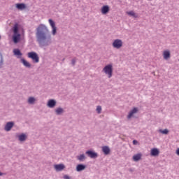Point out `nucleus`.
I'll return each mask as SVG.
<instances>
[{
	"instance_id": "nucleus-12",
	"label": "nucleus",
	"mask_w": 179,
	"mask_h": 179,
	"mask_svg": "<svg viewBox=\"0 0 179 179\" xmlns=\"http://www.w3.org/2000/svg\"><path fill=\"white\" fill-rule=\"evenodd\" d=\"M17 138H18V141H20V142H24L26 141V139H27V135L22 133V134L18 135Z\"/></svg>"
},
{
	"instance_id": "nucleus-14",
	"label": "nucleus",
	"mask_w": 179,
	"mask_h": 179,
	"mask_svg": "<svg viewBox=\"0 0 179 179\" xmlns=\"http://www.w3.org/2000/svg\"><path fill=\"white\" fill-rule=\"evenodd\" d=\"M13 54L14 55H15V57H17V58H22V55H23L22 52H20V50L19 49H14Z\"/></svg>"
},
{
	"instance_id": "nucleus-11",
	"label": "nucleus",
	"mask_w": 179,
	"mask_h": 179,
	"mask_svg": "<svg viewBox=\"0 0 179 179\" xmlns=\"http://www.w3.org/2000/svg\"><path fill=\"white\" fill-rule=\"evenodd\" d=\"M136 113H138V108H134L127 115L128 120H131V118H132V117H134V115L136 114Z\"/></svg>"
},
{
	"instance_id": "nucleus-3",
	"label": "nucleus",
	"mask_w": 179,
	"mask_h": 179,
	"mask_svg": "<svg viewBox=\"0 0 179 179\" xmlns=\"http://www.w3.org/2000/svg\"><path fill=\"white\" fill-rule=\"evenodd\" d=\"M103 72H105L106 75H108V78H111L113 76V65L108 64L103 69Z\"/></svg>"
},
{
	"instance_id": "nucleus-16",
	"label": "nucleus",
	"mask_w": 179,
	"mask_h": 179,
	"mask_svg": "<svg viewBox=\"0 0 179 179\" xmlns=\"http://www.w3.org/2000/svg\"><path fill=\"white\" fill-rule=\"evenodd\" d=\"M159 153H160V151L159 150V149H157V148L151 149L150 155L152 156H154V157L159 156Z\"/></svg>"
},
{
	"instance_id": "nucleus-32",
	"label": "nucleus",
	"mask_w": 179,
	"mask_h": 179,
	"mask_svg": "<svg viewBox=\"0 0 179 179\" xmlns=\"http://www.w3.org/2000/svg\"><path fill=\"white\" fill-rule=\"evenodd\" d=\"M133 145H138V141L134 140L133 141Z\"/></svg>"
},
{
	"instance_id": "nucleus-21",
	"label": "nucleus",
	"mask_w": 179,
	"mask_h": 179,
	"mask_svg": "<svg viewBox=\"0 0 179 179\" xmlns=\"http://www.w3.org/2000/svg\"><path fill=\"white\" fill-rule=\"evenodd\" d=\"M102 152L104 155H109L110 154V148L107 145L102 147Z\"/></svg>"
},
{
	"instance_id": "nucleus-22",
	"label": "nucleus",
	"mask_w": 179,
	"mask_h": 179,
	"mask_svg": "<svg viewBox=\"0 0 179 179\" xmlns=\"http://www.w3.org/2000/svg\"><path fill=\"white\" fill-rule=\"evenodd\" d=\"M163 57L164 59H169L170 58V51L169 50H165L163 52Z\"/></svg>"
},
{
	"instance_id": "nucleus-13",
	"label": "nucleus",
	"mask_w": 179,
	"mask_h": 179,
	"mask_svg": "<svg viewBox=\"0 0 179 179\" xmlns=\"http://www.w3.org/2000/svg\"><path fill=\"white\" fill-rule=\"evenodd\" d=\"M65 169V165L62 164H56L55 165V169L56 171H62Z\"/></svg>"
},
{
	"instance_id": "nucleus-27",
	"label": "nucleus",
	"mask_w": 179,
	"mask_h": 179,
	"mask_svg": "<svg viewBox=\"0 0 179 179\" xmlns=\"http://www.w3.org/2000/svg\"><path fill=\"white\" fill-rule=\"evenodd\" d=\"M158 132H160V134H163V135H167V134H169V129H165L164 130L159 129L158 130Z\"/></svg>"
},
{
	"instance_id": "nucleus-5",
	"label": "nucleus",
	"mask_w": 179,
	"mask_h": 179,
	"mask_svg": "<svg viewBox=\"0 0 179 179\" xmlns=\"http://www.w3.org/2000/svg\"><path fill=\"white\" fill-rule=\"evenodd\" d=\"M48 22L50 27L52 28V34L55 36L57 34V27L55 26V22H54V20L52 19H49Z\"/></svg>"
},
{
	"instance_id": "nucleus-28",
	"label": "nucleus",
	"mask_w": 179,
	"mask_h": 179,
	"mask_svg": "<svg viewBox=\"0 0 179 179\" xmlns=\"http://www.w3.org/2000/svg\"><path fill=\"white\" fill-rule=\"evenodd\" d=\"M13 33H14V34H19V28L17 27V26L16 24L13 27Z\"/></svg>"
},
{
	"instance_id": "nucleus-26",
	"label": "nucleus",
	"mask_w": 179,
	"mask_h": 179,
	"mask_svg": "<svg viewBox=\"0 0 179 179\" xmlns=\"http://www.w3.org/2000/svg\"><path fill=\"white\" fill-rule=\"evenodd\" d=\"M2 68H3V55L0 52V69H2Z\"/></svg>"
},
{
	"instance_id": "nucleus-30",
	"label": "nucleus",
	"mask_w": 179,
	"mask_h": 179,
	"mask_svg": "<svg viewBox=\"0 0 179 179\" xmlns=\"http://www.w3.org/2000/svg\"><path fill=\"white\" fill-rule=\"evenodd\" d=\"M64 179H72V178H71V176H68V175H64L63 176Z\"/></svg>"
},
{
	"instance_id": "nucleus-8",
	"label": "nucleus",
	"mask_w": 179,
	"mask_h": 179,
	"mask_svg": "<svg viewBox=\"0 0 179 179\" xmlns=\"http://www.w3.org/2000/svg\"><path fill=\"white\" fill-rule=\"evenodd\" d=\"M57 106V101L55 99H49L47 103V107L49 108H54Z\"/></svg>"
},
{
	"instance_id": "nucleus-25",
	"label": "nucleus",
	"mask_w": 179,
	"mask_h": 179,
	"mask_svg": "<svg viewBox=\"0 0 179 179\" xmlns=\"http://www.w3.org/2000/svg\"><path fill=\"white\" fill-rule=\"evenodd\" d=\"M127 15H128L129 16H131V17H135V18L138 17V15L135 13V12L133 10L127 11Z\"/></svg>"
},
{
	"instance_id": "nucleus-20",
	"label": "nucleus",
	"mask_w": 179,
	"mask_h": 179,
	"mask_svg": "<svg viewBox=\"0 0 179 179\" xmlns=\"http://www.w3.org/2000/svg\"><path fill=\"white\" fill-rule=\"evenodd\" d=\"M141 159H142V155L141 153H138L133 156L134 162H139V160H141Z\"/></svg>"
},
{
	"instance_id": "nucleus-10",
	"label": "nucleus",
	"mask_w": 179,
	"mask_h": 179,
	"mask_svg": "<svg viewBox=\"0 0 179 179\" xmlns=\"http://www.w3.org/2000/svg\"><path fill=\"white\" fill-rule=\"evenodd\" d=\"M86 169V165L83 164H79L76 166V170L78 173H80V171H83V170Z\"/></svg>"
},
{
	"instance_id": "nucleus-29",
	"label": "nucleus",
	"mask_w": 179,
	"mask_h": 179,
	"mask_svg": "<svg viewBox=\"0 0 179 179\" xmlns=\"http://www.w3.org/2000/svg\"><path fill=\"white\" fill-rule=\"evenodd\" d=\"M96 112L98 113V114H100L101 113V106H98L96 107Z\"/></svg>"
},
{
	"instance_id": "nucleus-17",
	"label": "nucleus",
	"mask_w": 179,
	"mask_h": 179,
	"mask_svg": "<svg viewBox=\"0 0 179 179\" xmlns=\"http://www.w3.org/2000/svg\"><path fill=\"white\" fill-rule=\"evenodd\" d=\"M15 8L19 10H23V9H26V4L21 3H16Z\"/></svg>"
},
{
	"instance_id": "nucleus-4",
	"label": "nucleus",
	"mask_w": 179,
	"mask_h": 179,
	"mask_svg": "<svg viewBox=\"0 0 179 179\" xmlns=\"http://www.w3.org/2000/svg\"><path fill=\"white\" fill-rule=\"evenodd\" d=\"M122 40L121 39H115L113 41L112 45L113 48H116V50H120L121 47H122Z\"/></svg>"
},
{
	"instance_id": "nucleus-1",
	"label": "nucleus",
	"mask_w": 179,
	"mask_h": 179,
	"mask_svg": "<svg viewBox=\"0 0 179 179\" xmlns=\"http://www.w3.org/2000/svg\"><path fill=\"white\" fill-rule=\"evenodd\" d=\"M36 41L41 47H48L52 43L51 39V34H50V29L44 24H39L36 29Z\"/></svg>"
},
{
	"instance_id": "nucleus-23",
	"label": "nucleus",
	"mask_w": 179,
	"mask_h": 179,
	"mask_svg": "<svg viewBox=\"0 0 179 179\" xmlns=\"http://www.w3.org/2000/svg\"><path fill=\"white\" fill-rule=\"evenodd\" d=\"M77 160H79V162H85L86 160V156L85 155V154L78 155Z\"/></svg>"
},
{
	"instance_id": "nucleus-6",
	"label": "nucleus",
	"mask_w": 179,
	"mask_h": 179,
	"mask_svg": "<svg viewBox=\"0 0 179 179\" xmlns=\"http://www.w3.org/2000/svg\"><path fill=\"white\" fill-rule=\"evenodd\" d=\"M85 155H87L88 157H90V159H97V157H99L97 152L92 150L86 151Z\"/></svg>"
},
{
	"instance_id": "nucleus-2",
	"label": "nucleus",
	"mask_w": 179,
	"mask_h": 179,
	"mask_svg": "<svg viewBox=\"0 0 179 179\" xmlns=\"http://www.w3.org/2000/svg\"><path fill=\"white\" fill-rule=\"evenodd\" d=\"M27 57L32 59L33 62L35 64H38V62H40V57H38V55H37L36 52H28Z\"/></svg>"
},
{
	"instance_id": "nucleus-35",
	"label": "nucleus",
	"mask_w": 179,
	"mask_h": 179,
	"mask_svg": "<svg viewBox=\"0 0 179 179\" xmlns=\"http://www.w3.org/2000/svg\"><path fill=\"white\" fill-rule=\"evenodd\" d=\"M0 40H1V36H0Z\"/></svg>"
},
{
	"instance_id": "nucleus-33",
	"label": "nucleus",
	"mask_w": 179,
	"mask_h": 179,
	"mask_svg": "<svg viewBox=\"0 0 179 179\" xmlns=\"http://www.w3.org/2000/svg\"><path fill=\"white\" fill-rule=\"evenodd\" d=\"M176 155H178V156H179V148L176 150Z\"/></svg>"
},
{
	"instance_id": "nucleus-18",
	"label": "nucleus",
	"mask_w": 179,
	"mask_h": 179,
	"mask_svg": "<svg viewBox=\"0 0 179 179\" xmlns=\"http://www.w3.org/2000/svg\"><path fill=\"white\" fill-rule=\"evenodd\" d=\"M56 115H62V114H64L65 110H64V108L59 107L55 110Z\"/></svg>"
},
{
	"instance_id": "nucleus-19",
	"label": "nucleus",
	"mask_w": 179,
	"mask_h": 179,
	"mask_svg": "<svg viewBox=\"0 0 179 179\" xmlns=\"http://www.w3.org/2000/svg\"><path fill=\"white\" fill-rule=\"evenodd\" d=\"M13 40L15 44H17V42L20 41V34H14L13 36Z\"/></svg>"
},
{
	"instance_id": "nucleus-24",
	"label": "nucleus",
	"mask_w": 179,
	"mask_h": 179,
	"mask_svg": "<svg viewBox=\"0 0 179 179\" xmlns=\"http://www.w3.org/2000/svg\"><path fill=\"white\" fill-rule=\"evenodd\" d=\"M28 104H35L36 103V98L34 96H29L27 99Z\"/></svg>"
},
{
	"instance_id": "nucleus-9",
	"label": "nucleus",
	"mask_w": 179,
	"mask_h": 179,
	"mask_svg": "<svg viewBox=\"0 0 179 179\" xmlns=\"http://www.w3.org/2000/svg\"><path fill=\"white\" fill-rule=\"evenodd\" d=\"M101 12L102 15H107V13H108V12H110V6H108L107 5L102 6V8L101 9Z\"/></svg>"
},
{
	"instance_id": "nucleus-31",
	"label": "nucleus",
	"mask_w": 179,
	"mask_h": 179,
	"mask_svg": "<svg viewBox=\"0 0 179 179\" xmlns=\"http://www.w3.org/2000/svg\"><path fill=\"white\" fill-rule=\"evenodd\" d=\"M76 62V60H75V59H73L71 60V64H72V65H75Z\"/></svg>"
},
{
	"instance_id": "nucleus-7",
	"label": "nucleus",
	"mask_w": 179,
	"mask_h": 179,
	"mask_svg": "<svg viewBox=\"0 0 179 179\" xmlns=\"http://www.w3.org/2000/svg\"><path fill=\"white\" fill-rule=\"evenodd\" d=\"M13 125H15V122H8L4 127V131H6V132H9V131H10L12 128H13Z\"/></svg>"
},
{
	"instance_id": "nucleus-34",
	"label": "nucleus",
	"mask_w": 179,
	"mask_h": 179,
	"mask_svg": "<svg viewBox=\"0 0 179 179\" xmlns=\"http://www.w3.org/2000/svg\"><path fill=\"white\" fill-rule=\"evenodd\" d=\"M3 176V173H2V172H0V176Z\"/></svg>"
},
{
	"instance_id": "nucleus-15",
	"label": "nucleus",
	"mask_w": 179,
	"mask_h": 179,
	"mask_svg": "<svg viewBox=\"0 0 179 179\" xmlns=\"http://www.w3.org/2000/svg\"><path fill=\"white\" fill-rule=\"evenodd\" d=\"M20 62L22 63V64L24 65V66H25V68H31V64L29 63V62H27L26 59L22 58L20 59Z\"/></svg>"
}]
</instances>
